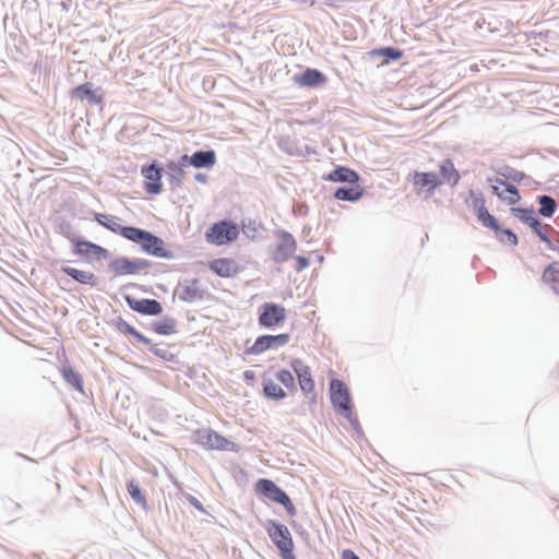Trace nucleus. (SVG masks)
<instances>
[{"label": "nucleus", "mask_w": 559, "mask_h": 559, "mask_svg": "<svg viewBox=\"0 0 559 559\" xmlns=\"http://www.w3.org/2000/svg\"><path fill=\"white\" fill-rule=\"evenodd\" d=\"M128 492L135 502H138L140 504L146 503V499H145L144 495L142 493L139 484L135 483L134 480H130L128 483Z\"/></svg>", "instance_id": "35"}, {"label": "nucleus", "mask_w": 559, "mask_h": 559, "mask_svg": "<svg viewBox=\"0 0 559 559\" xmlns=\"http://www.w3.org/2000/svg\"><path fill=\"white\" fill-rule=\"evenodd\" d=\"M74 253L95 260H104L109 255L107 249L87 240H78L74 246Z\"/></svg>", "instance_id": "16"}, {"label": "nucleus", "mask_w": 559, "mask_h": 559, "mask_svg": "<svg viewBox=\"0 0 559 559\" xmlns=\"http://www.w3.org/2000/svg\"><path fill=\"white\" fill-rule=\"evenodd\" d=\"M124 299L128 306L139 313L157 316L163 312L162 305L155 299H135L131 296H126Z\"/></svg>", "instance_id": "13"}, {"label": "nucleus", "mask_w": 559, "mask_h": 559, "mask_svg": "<svg viewBox=\"0 0 559 559\" xmlns=\"http://www.w3.org/2000/svg\"><path fill=\"white\" fill-rule=\"evenodd\" d=\"M343 559H358V557L350 550H344Z\"/></svg>", "instance_id": "43"}, {"label": "nucleus", "mask_w": 559, "mask_h": 559, "mask_svg": "<svg viewBox=\"0 0 559 559\" xmlns=\"http://www.w3.org/2000/svg\"><path fill=\"white\" fill-rule=\"evenodd\" d=\"M215 164L216 154L214 151H198L191 156H181V164L170 162L167 168L175 171L178 178L181 179L183 177V166L186 165H191L195 168H212Z\"/></svg>", "instance_id": "2"}, {"label": "nucleus", "mask_w": 559, "mask_h": 559, "mask_svg": "<svg viewBox=\"0 0 559 559\" xmlns=\"http://www.w3.org/2000/svg\"><path fill=\"white\" fill-rule=\"evenodd\" d=\"M483 226L492 229L495 233L500 230L498 221L488 212L481 218L478 219Z\"/></svg>", "instance_id": "38"}, {"label": "nucleus", "mask_w": 559, "mask_h": 559, "mask_svg": "<svg viewBox=\"0 0 559 559\" xmlns=\"http://www.w3.org/2000/svg\"><path fill=\"white\" fill-rule=\"evenodd\" d=\"M71 95L80 100L86 99L93 105H98L103 102L102 95H98L97 91L93 90L90 83L78 85L71 91Z\"/></svg>", "instance_id": "21"}, {"label": "nucleus", "mask_w": 559, "mask_h": 559, "mask_svg": "<svg viewBox=\"0 0 559 559\" xmlns=\"http://www.w3.org/2000/svg\"><path fill=\"white\" fill-rule=\"evenodd\" d=\"M151 353H153L155 356L160 357L166 360H170L173 358V355L168 353L165 348H158L156 346H152L150 348Z\"/></svg>", "instance_id": "40"}, {"label": "nucleus", "mask_w": 559, "mask_h": 559, "mask_svg": "<svg viewBox=\"0 0 559 559\" xmlns=\"http://www.w3.org/2000/svg\"><path fill=\"white\" fill-rule=\"evenodd\" d=\"M269 533L272 540L281 549L283 556H286L292 552L293 539L286 526L282 524H274Z\"/></svg>", "instance_id": "17"}, {"label": "nucleus", "mask_w": 559, "mask_h": 559, "mask_svg": "<svg viewBox=\"0 0 559 559\" xmlns=\"http://www.w3.org/2000/svg\"><path fill=\"white\" fill-rule=\"evenodd\" d=\"M537 236L547 245L551 246V240L549 238V234L555 233L554 228L549 225H543L538 221L533 222V226L531 227Z\"/></svg>", "instance_id": "30"}, {"label": "nucleus", "mask_w": 559, "mask_h": 559, "mask_svg": "<svg viewBox=\"0 0 559 559\" xmlns=\"http://www.w3.org/2000/svg\"><path fill=\"white\" fill-rule=\"evenodd\" d=\"M153 330L159 335H168L175 332L176 321L174 319H165L154 324Z\"/></svg>", "instance_id": "31"}, {"label": "nucleus", "mask_w": 559, "mask_h": 559, "mask_svg": "<svg viewBox=\"0 0 559 559\" xmlns=\"http://www.w3.org/2000/svg\"><path fill=\"white\" fill-rule=\"evenodd\" d=\"M440 174L443 178L442 182H448L455 186L460 180V174L455 169L454 164L450 159H445L440 165Z\"/></svg>", "instance_id": "25"}, {"label": "nucleus", "mask_w": 559, "mask_h": 559, "mask_svg": "<svg viewBox=\"0 0 559 559\" xmlns=\"http://www.w3.org/2000/svg\"><path fill=\"white\" fill-rule=\"evenodd\" d=\"M442 181L438 178L435 173H415L414 174V186L418 191L427 188L429 194L435 192V189L439 187Z\"/></svg>", "instance_id": "19"}, {"label": "nucleus", "mask_w": 559, "mask_h": 559, "mask_svg": "<svg viewBox=\"0 0 559 559\" xmlns=\"http://www.w3.org/2000/svg\"><path fill=\"white\" fill-rule=\"evenodd\" d=\"M330 392H331V401L335 408V411L352 420L353 417V406L349 396L348 389L346 385L338 379H333L330 382Z\"/></svg>", "instance_id": "4"}, {"label": "nucleus", "mask_w": 559, "mask_h": 559, "mask_svg": "<svg viewBox=\"0 0 559 559\" xmlns=\"http://www.w3.org/2000/svg\"><path fill=\"white\" fill-rule=\"evenodd\" d=\"M210 270L219 277H233L240 272V265L231 258H218L209 263Z\"/></svg>", "instance_id": "14"}, {"label": "nucleus", "mask_w": 559, "mask_h": 559, "mask_svg": "<svg viewBox=\"0 0 559 559\" xmlns=\"http://www.w3.org/2000/svg\"><path fill=\"white\" fill-rule=\"evenodd\" d=\"M287 313L282 305L265 302L260 308L259 324L264 328H274L283 324Z\"/></svg>", "instance_id": "8"}, {"label": "nucleus", "mask_w": 559, "mask_h": 559, "mask_svg": "<svg viewBox=\"0 0 559 559\" xmlns=\"http://www.w3.org/2000/svg\"><path fill=\"white\" fill-rule=\"evenodd\" d=\"M324 179L334 182L356 183L358 181V175L347 167H338L324 177Z\"/></svg>", "instance_id": "23"}, {"label": "nucleus", "mask_w": 559, "mask_h": 559, "mask_svg": "<svg viewBox=\"0 0 559 559\" xmlns=\"http://www.w3.org/2000/svg\"><path fill=\"white\" fill-rule=\"evenodd\" d=\"M290 340L289 334H277V335H262L259 336L253 345L249 347L246 353L249 355H260L267 349L278 348L288 344Z\"/></svg>", "instance_id": "10"}, {"label": "nucleus", "mask_w": 559, "mask_h": 559, "mask_svg": "<svg viewBox=\"0 0 559 559\" xmlns=\"http://www.w3.org/2000/svg\"><path fill=\"white\" fill-rule=\"evenodd\" d=\"M296 261L298 263L297 271H301L302 269L308 266V260L304 257H297Z\"/></svg>", "instance_id": "41"}, {"label": "nucleus", "mask_w": 559, "mask_h": 559, "mask_svg": "<svg viewBox=\"0 0 559 559\" xmlns=\"http://www.w3.org/2000/svg\"><path fill=\"white\" fill-rule=\"evenodd\" d=\"M142 176L145 178L144 189L147 194L155 195L162 191V169L155 164L142 167Z\"/></svg>", "instance_id": "12"}, {"label": "nucleus", "mask_w": 559, "mask_h": 559, "mask_svg": "<svg viewBox=\"0 0 559 559\" xmlns=\"http://www.w3.org/2000/svg\"><path fill=\"white\" fill-rule=\"evenodd\" d=\"M539 214L545 217H550L556 211V201L549 195H542L539 198Z\"/></svg>", "instance_id": "29"}, {"label": "nucleus", "mask_w": 559, "mask_h": 559, "mask_svg": "<svg viewBox=\"0 0 559 559\" xmlns=\"http://www.w3.org/2000/svg\"><path fill=\"white\" fill-rule=\"evenodd\" d=\"M119 330L124 334H130L145 345H151L152 341L136 331L132 325L122 321L118 324Z\"/></svg>", "instance_id": "32"}, {"label": "nucleus", "mask_w": 559, "mask_h": 559, "mask_svg": "<svg viewBox=\"0 0 559 559\" xmlns=\"http://www.w3.org/2000/svg\"><path fill=\"white\" fill-rule=\"evenodd\" d=\"M194 179L199 182L206 183L207 182V176L204 174H197L194 176Z\"/></svg>", "instance_id": "44"}, {"label": "nucleus", "mask_w": 559, "mask_h": 559, "mask_svg": "<svg viewBox=\"0 0 559 559\" xmlns=\"http://www.w3.org/2000/svg\"><path fill=\"white\" fill-rule=\"evenodd\" d=\"M194 443L206 450H230L233 442L212 429H198L193 432Z\"/></svg>", "instance_id": "7"}, {"label": "nucleus", "mask_w": 559, "mask_h": 559, "mask_svg": "<svg viewBox=\"0 0 559 559\" xmlns=\"http://www.w3.org/2000/svg\"><path fill=\"white\" fill-rule=\"evenodd\" d=\"M474 209L478 219L481 218V216H484L486 213H488L484 199H476L474 201Z\"/></svg>", "instance_id": "39"}, {"label": "nucleus", "mask_w": 559, "mask_h": 559, "mask_svg": "<svg viewBox=\"0 0 559 559\" xmlns=\"http://www.w3.org/2000/svg\"><path fill=\"white\" fill-rule=\"evenodd\" d=\"M362 192V189L356 185L349 188H338L335 191L334 197L342 201H357L361 198Z\"/></svg>", "instance_id": "28"}, {"label": "nucleus", "mask_w": 559, "mask_h": 559, "mask_svg": "<svg viewBox=\"0 0 559 559\" xmlns=\"http://www.w3.org/2000/svg\"><path fill=\"white\" fill-rule=\"evenodd\" d=\"M371 56H383L386 57L385 63L389 59L392 60H399L402 58L403 52L399 49L392 48V47H385L380 49H374L370 52Z\"/></svg>", "instance_id": "33"}, {"label": "nucleus", "mask_w": 559, "mask_h": 559, "mask_svg": "<svg viewBox=\"0 0 559 559\" xmlns=\"http://www.w3.org/2000/svg\"><path fill=\"white\" fill-rule=\"evenodd\" d=\"M255 491L257 493L267 498L269 500L280 503L285 507V509L292 515L295 514L296 509L286 495L284 490H282L274 481L270 479H260L255 483Z\"/></svg>", "instance_id": "5"}, {"label": "nucleus", "mask_w": 559, "mask_h": 559, "mask_svg": "<svg viewBox=\"0 0 559 559\" xmlns=\"http://www.w3.org/2000/svg\"><path fill=\"white\" fill-rule=\"evenodd\" d=\"M491 188L499 199L510 205L516 204L521 199L518 188L502 179H496Z\"/></svg>", "instance_id": "15"}, {"label": "nucleus", "mask_w": 559, "mask_h": 559, "mask_svg": "<svg viewBox=\"0 0 559 559\" xmlns=\"http://www.w3.org/2000/svg\"><path fill=\"white\" fill-rule=\"evenodd\" d=\"M239 236V228L231 221H221L213 224L205 233L206 240L216 246H224L235 241Z\"/></svg>", "instance_id": "3"}, {"label": "nucleus", "mask_w": 559, "mask_h": 559, "mask_svg": "<svg viewBox=\"0 0 559 559\" xmlns=\"http://www.w3.org/2000/svg\"><path fill=\"white\" fill-rule=\"evenodd\" d=\"M243 378H245V380H246V381H248V382H249V381H253V380L255 379V373H254V371H252V370H246V371L243 372Z\"/></svg>", "instance_id": "42"}, {"label": "nucleus", "mask_w": 559, "mask_h": 559, "mask_svg": "<svg viewBox=\"0 0 559 559\" xmlns=\"http://www.w3.org/2000/svg\"><path fill=\"white\" fill-rule=\"evenodd\" d=\"M512 212L513 214L520 218L521 221L525 222L526 224L530 225V227L533 226V222L534 221H537L535 217H534V212L532 210H526V209H520V207H513L512 209Z\"/></svg>", "instance_id": "36"}, {"label": "nucleus", "mask_w": 559, "mask_h": 559, "mask_svg": "<svg viewBox=\"0 0 559 559\" xmlns=\"http://www.w3.org/2000/svg\"><path fill=\"white\" fill-rule=\"evenodd\" d=\"M96 222L112 233L119 234L127 239L126 230L132 229V226H121L119 218L109 214L98 213L95 215Z\"/></svg>", "instance_id": "20"}, {"label": "nucleus", "mask_w": 559, "mask_h": 559, "mask_svg": "<svg viewBox=\"0 0 559 559\" xmlns=\"http://www.w3.org/2000/svg\"><path fill=\"white\" fill-rule=\"evenodd\" d=\"M263 393L267 399L283 400L286 396L284 389L272 379H263Z\"/></svg>", "instance_id": "27"}, {"label": "nucleus", "mask_w": 559, "mask_h": 559, "mask_svg": "<svg viewBox=\"0 0 559 559\" xmlns=\"http://www.w3.org/2000/svg\"><path fill=\"white\" fill-rule=\"evenodd\" d=\"M276 380H278L285 388L295 389V379L293 373L287 369H281L275 373Z\"/></svg>", "instance_id": "34"}, {"label": "nucleus", "mask_w": 559, "mask_h": 559, "mask_svg": "<svg viewBox=\"0 0 559 559\" xmlns=\"http://www.w3.org/2000/svg\"><path fill=\"white\" fill-rule=\"evenodd\" d=\"M497 238L502 242H508L509 245L516 246L518 245V237L514 233H512L510 229H501L496 233Z\"/></svg>", "instance_id": "37"}, {"label": "nucleus", "mask_w": 559, "mask_h": 559, "mask_svg": "<svg viewBox=\"0 0 559 559\" xmlns=\"http://www.w3.org/2000/svg\"><path fill=\"white\" fill-rule=\"evenodd\" d=\"M294 82L300 87H316L326 82V78L317 69L308 68L301 74L294 76Z\"/></svg>", "instance_id": "18"}, {"label": "nucleus", "mask_w": 559, "mask_h": 559, "mask_svg": "<svg viewBox=\"0 0 559 559\" xmlns=\"http://www.w3.org/2000/svg\"><path fill=\"white\" fill-rule=\"evenodd\" d=\"M296 247L297 243L294 237L286 231H282L278 234V241L272 252V259L277 263L285 262L293 255Z\"/></svg>", "instance_id": "11"}, {"label": "nucleus", "mask_w": 559, "mask_h": 559, "mask_svg": "<svg viewBox=\"0 0 559 559\" xmlns=\"http://www.w3.org/2000/svg\"><path fill=\"white\" fill-rule=\"evenodd\" d=\"M61 271L80 284L92 287L97 285V277L93 272L79 270L72 266H62Z\"/></svg>", "instance_id": "22"}, {"label": "nucleus", "mask_w": 559, "mask_h": 559, "mask_svg": "<svg viewBox=\"0 0 559 559\" xmlns=\"http://www.w3.org/2000/svg\"><path fill=\"white\" fill-rule=\"evenodd\" d=\"M60 372H61L62 378L69 385H71L72 388H74L75 390H78L80 392H83V388H84L83 379H82V376L78 371H75L71 367H63V368H61Z\"/></svg>", "instance_id": "26"}, {"label": "nucleus", "mask_w": 559, "mask_h": 559, "mask_svg": "<svg viewBox=\"0 0 559 559\" xmlns=\"http://www.w3.org/2000/svg\"><path fill=\"white\" fill-rule=\"evenodd\" d=\"M295 371L300 390L312 400L316 397V383L312 378L311 369L300 359H293L290 362Z\"/></svg>", "instance_id": "9"}, {"label": "nucleus", "mask_w": 559, "mask_h": 559, "mask_svg": "<svg viewBox=\"0 0 559 559\" xmlns=\"http://www.w3.org/2000/svg\"><path fill=\"white\" fill-rule=\"evenodd\" d=\"M543 281L550 285L551 289L559 295V263L554 262L549 264L544 273H543Z\"/></svg>", "instance_id": "24"}, {"label": "nucleus", "mask_w": 559, "mask_h": 559, "mask_svg": "<svg viewBox=\"0 0 559 559\" xmlns=\"http://www.w3.org/2000/svg\"><path fill=\"white\" fill-rule=\"evenodd\" d=\"M126 234L127 239L139 243L145 253L157 258L170 257V252L165 248L163 239L157 236L136 227L126 230Z\"/></svg>", "instance_id": "1"}, {"label": "nucleus", "mask_w": 559, "mask_h": 559, "mask_svg": "<svg viewBox=\"0 0 559 559\" xmlns=\"http://www.w3.org/2000/svg\"><path fill=\"white\" fill-rule=\"evenodd\" d=\"M147 267H150L148 261L143 259L131 260L126 257L116 258L108 264L109 272L116 277L138 274Z\"/></svg>", "instance_id": "6"}]
</instances>
